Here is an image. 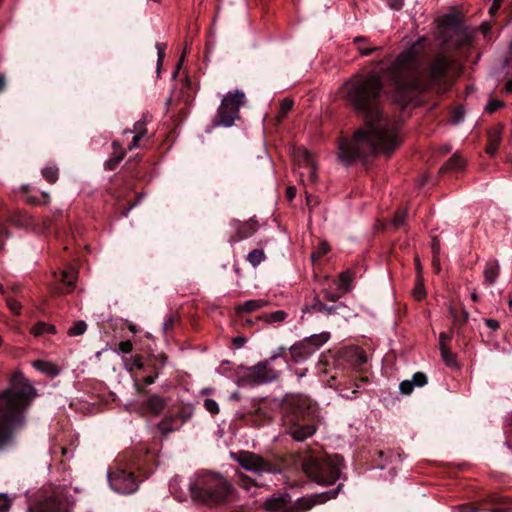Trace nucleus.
<instances>
[{
  "mask_svg": "<svg viewBox=\"0 0 512 512\" xmlns=\"http://www.w3.org/2000/svg\"><path fill=\"white\" fill-rule=\"evenodd\" d=\"M299 460L305 475L321 486H334L340 480L345 467L341 455H329L320 447L304 451Z\"/></svg>",
  "mask_w": 512,
  "mask_h": 512,
  "instance_id": "0eeeda50",
  "label": "nucleus"
},
{
  "mask_svg": "<svg viewBox=\"0 0 512 512\" xmlns=\"http://www.w3.org/2000/svg\"><path fill=\"white\" fill-rule=\"evenodd\" d=\"M265 259V253L262 249H254L249 252L247 260L256 267Z\"/></svg>",
  "mask_w": 512,
  "mask_h": 512,
  "instance_id": "a19ab883",
  "label": "nucleus"
},
{
  "mask_svg": "<svg viewBox=\"0 0 512 512\" xmlns=\"http://www.w3.org/2000/svg\"><path fill=\"white\" fill-rule=\"evenodd\" d=\"M484 512H512V498L492 495L490 503L482 509Z\"/></svg>",
  "mask_w": 512,
  "mask_h": 512,
  "instance_id": "4be33fe9",
  "label": "nucleus"
},
{
  "mask_svg": "<svg viewBox=\"0 0 512 512\" xmlns=\"http://www.w3.org/2000/svg\"><path fill=\"white\" fill-rule=\"evenodd\" d=\"M414 387H424L428 383V377L423 372H416L411 379Z\"/></svg>",
  "mask_w": 512,
  "mask_h": 512,
  "instance_id": "c03bdc74",
  "label": "nucleus"
},
{
  "mask_svg": "<svg viewBox=\"0 0 512 512\" xmlns=\"http://www.w3.org/2000/svg\"><path fill=\"white\" fill-rule=\"evenodd\" d=\"M281 425L286 434L302 442L312 437L320 421L318 406L302 395L286 396L280 406Z\"/></svg>",
  "mask_w": 512,
  "mask_h": 512,
  "instance_id": "20e7f679",
  "label": "nucleus"
},
{
  "mask_svg": "<svg viewBox=\"0 0 512 512\" xmlns=\"http://www.w3.org/2000/svg\"><path fill=\"white\" fill-rule=\"evenodd\" d=\"M406 217H407L406 211H403V210L397 211L393 218L394 227L395 228L401 227L404 224Z\"/></svg>",
  "mask_w": 512,
  "mask_h": 512,
  "instance_id": "864d4df0",
  "label": "nucleus"
},
{
  "mask_svg": "<svg viewBox=\"0 0 512 512\" xmlns=\"http://www.w3.org/2000/svg\"><path fill=\"white\" fill-rule=\"evenodd\" d=\"M70 510L71 502L69 497L60 490L44 493L28 508L29 512H70Z\"/></svg>",
  "mask_w": 512,
  "mask_h": 512,
  "instance_id": "f8f14e48",
  "label": "nucleus"
},
{
  "mask_svg": "<svg viewBox=\"0 0 512 512\" xmlns=\"http://www.w3.org/2000/svg\"><path fill=\"white\" fill-rule=\"evenodd\" d=\"M31 332L36 337L45 334H56V327L54 325L39 321L32 327Z\"/></svg>",
  "mask_w": 512,
  "mask_h": 512,
  "instance_id": "473e14b6",
  "label": "nucleus"
},
{
  "mask_svg": "<svg viewBox=\"0 0 512 512\" xmlns=\"http://www.w3.org/2000/svg\"><path fill=\"white\" fill-rule=\"evenodd\" d=\"M77 277H78V273L73 268L64 269V270L60 271V274L58 277V280L60 283L55 288L56 293L61 294V295L71 293L76 286Z\"/></svg>",
  "mask_w": 512,
  "mask_h": 512,
  "instance_id": "aec40b11",
  "label": "nucleus"
},
{
  "mask_svg": "<svg viewBox=\"0 0 512 512\" xmlns=\"http://www.w3.org/2000/svg\"><path fill=\"white\" fill-rule=\"evenodd\" d=\"M193 408L190 405H180L169 410L164 418L157 424L162 435H167L180 429L192 416Z\"/></svg>",
  "mask_w": 512,
  "mask_h": 512,
  "instance_id": "4468645a",
  "label": "nucleus"
},
{
  "mask_svg": "<svg viewBox=\"0 0 512 512\" xmlns=\"http://www.w3.org/2000/svg\"><path fill=\"white\" fill-rule=\"evenodd\" d=\"M148 168L146 163H142L141 156L137 154L135 157H131L126 161L123 172L132 179L145 181L148 175Z\"/></svg>",
  "mask_w": 512,
  "mask_h": 512,
  "instance_id": "f3484780",
  "label": "nucleus"
},
{
  "mask_svg": "<svg viewBox=\"0 0 512 512\" xmlns=\"http://www.w3.org/2000/svg\"><path fill=\"white\" fill-rule=\"evenodd\" d=\"M167 48V45L165 43H156V49H157V70H160V67L164 61L165 58V50Z\"/></svg>",
  "mask_w": 512,
  "mask_h": 512,
  "instance_id": "09e8293b",
  "label": "nucleus"
},
{
  "mask_svg": "<svg viewBox=\"0 0 512 512\" xmlns=\"http://www.w3.org/2000/svg\"><path fill=\"white\" fill-rule=\"evenodd\" d=\"M293 105H294L293 100H291L289 98H284L280 102L279 112H278V116H277L279 121H282L288 115V113L293 108Z\"/></svg>",
  "mask_w": 512,
  "mask_h": 512,
  "instance_id": "ea45409f",
  "label": "nucleus"
},
{
  "mask_svg": "<svg viewBox=\"0 0 512 512\" xmlns=\"http://www.w3.org/2000/svg\"><path fill=\"white\" fill-rule=\"evenodd\" d=\"M340 306L341 305H327L318 296H316L313 299V303L311 305V309L313 311H318V312L324 313L326 315H330V314L336 313L337 309Z\"/></svg>",
  "mask_w": 512,
  "mask_h": 512,
  "instance_id": "7c9ffc66",
  "label": "nucleus"
},
{
  "mask_svg": "<svg viewBox=\"0 0 512 512\" xmlns=\"http://www.w3.org/2000/svg\"><path fill=\"white\" fill-rule=\"evenodd\" d=\"M166 361L167 356L165 354L152 355L148 359H144L140 355L134 357V366L143 373L142 382L144 385H151L155 382Z\"/></svg>",
  "mask_w": 512,
  "mask_h": 512,
  "instance_id": "2eb2a0df",
  "label": "nucleus"
},
{
  "mask_svg": "<svg viewBox=\"0 0 512 512\" xmlns=\"http://www.w3.org/2000/svg\"><path fill=\"white\" fill-rule=\"evenodd\" d=\"M267 304L268 302L264 299L248 300L235 308L236 314L241 317L243 313H252L265 307Z\"/></svg>",
  "mask_w": 512,
  "mask_h": 512,
  "instance_id": "a878e982",
  "label": "nucleus"
},
{
  "mask_svg": "<svg viewBox=\"0 0 512 512\" xmlns=\"http://www.w3.org/2000/svg\"><path fill=\"white\" fill-rule=\"evenodd\" d=\"M504 433L506 438L505 444L512 451V416L508 420Z\"/></svg>",
  "mask_w": 512,
  "mask_h": 512,
  "instance_id": "3c124183",
  "label": "nucleus"
},
{
  "mask_svg": "<svg viewBox=\"0 0 512 512\" xmlns=\"http://www.w3.org/2000/svg\"><path fill=\"white\" fill-rule=\"evenodd\" d=\"M155 466V455L148 449L127 451L119 455L108 470V483L118 493L132 494L138 490L139 483L153 473Z\"/></svg>",
  "mask_w": 512,
  "mask_h": 512,
  "instance_id": "7ed1b4c3",
  "label": "nucleus"
},
{
  "mask_svg": "<svg viewBox=\"0 0 512 512\" xmlns=\"http://www.w3.org/2000/svg\"><path fill=\"white\" fill-rule=\"evenodd\" d=\"M267 360L260 361L254 366L242 368L244 371L238 375L239 385H262L278 379L279 371L274 369Z\"/></svg>",
  "mask_w": 512,
  "mask_h": 512,
  "instance_id": "9b49d317",
  "label": "nucleus"
},
{
  "mask_svg": "<svg viewBox=\"0 0 512 512\" xmlns=\"http://www.w3.org/2000/svg\"><path fill=\"white\" fill-rule=\"evenodd\" d=\"M191 90H192V82L188 77H186L182 84V94H183V98L186 103H189L192 101L191 96L188 94V92Z\"/></svg>",
  "mask_w": 512,
  "mask_h": 512,
  "instance_id": "8fccbe9b",
  "label": "nucleus"
},
{
  "mask_svg": "<svg viewBox=\"0 0 512 512\" xmlns=\"http://www.w3.org/2000/svg\"><path fill=\"white\" fill-rule=\"evenodd\" d=\"M451 339H452V333H445V332L440 333V335H439L440 346L441 345L448 346V343L451 341Z\"/></svg>",
  "mask_w": 512,
  "mask_h": 512,
  "instance_id": "69168bd1",
  "label": "nucleus"
},
{
  "mask_svg": "<svg viewBox=\"0 0 512 512\" xmlns=\"http://www.w3.org/2000/svg\"><path fill=\"white\" fill-rule=\"evenodd\" d=\"M7 306L11 311L18 314L21 309V304L13 298H6Z\"/></svg>",
  "mask_w": 512,
  "mask_h": 512,
  "instance_id": "052dcab7",
  "label": "nucleus"
},
{
  "mask_svg": "<svg viewBox=\"0 0 512 512\" xmlns=\"http://www.w3.org/2000/svg\"><path fill=\"white\" fill-rule=\"evenodd\" d=\"M231 225L235 227V233L231 235L229 239L231 243L251 237L258 229V223L253 219H250L247 222L233 220Z\"/></svg>",
  "mask_w": 512,
  "mask_h": 512,
  "instance_id": "6ab92c4d",
  "label": "nucleus"
},
{
  "mask_svg": "<svg viewBox=\"0 0 512 512\" xmlns=\"http://www.w3.org/2000/svg\"><path fill=\"white\" fill-rule=\"evenodd\" d=\"M453 66V60L445 53L437 54L428 67L424 70V74L428 84H440L448 75L449 70Z\"/></svg>",
  "mask_w": 512,
  "mask_h": 512,
  "instance_id": "dca6fc26",
  "label": "nucleus"
},
{
  "mask_svg": "<svg viewBox=\"0 0 512 512\" xmlns=\"http://www.w3.org/2000/svg\"><path fill=\"white\" fill-rule=\"evenodd\" d=\"M231 458L236 461L243 469L251 472L255 477H251L242 472H236V484L246 491L252 488L266 487L260 479L264 474H280L283 472L286 461L281 456L264 457L251 451H238L231 453Z\"/></svg>",
  "mask_w": 512,
  "mask_h": 512,
  "instance_id": "423d86ee",
  "label": "nucleus"
},
{
  "mask_svg": "<svg viewBox=\"0 0 512 512\" xmlns=\"http://www.w3.org/2000/svg\"><path fill=\"white\" fill-rule=\"evenodd\" d=\"M240 419L247 425L261 427L270 422L271 416L268 411L264 410L258 404H253L252 409L247 413L241 414Z\"/></svg>",
  "mask_w": 512,
  "mask_h": 512,
  "instance_id": "a211bd4d",
  "label": "nucleus"
},
{
  "mask_svg": "<svg viewBox=\"0 0 512 512\" xmlns=\"http://www.w3.org/2000/svg\"><path fill=\"white\" fill-rule=\"evenodd\" d=\"M278 358L283 359L286 364H289L290 362H292L291 358H290L289 348H287L285 346L278 347L277 350L275 352H273L269 358H267V360L272 364Z\"/></svg>",
  "mask_w": 512,
  "mask_h": 512,
  "instance_id": "c9c22d12",
  "label": "nucleus"
},
{
  "mask_svg": "<svg viewBox=\"0 0 512 512\" xmlns=\"http://www.w3.org/2000/svg\"><path fill=\"white\" fill-rule=\"evenodd\" d=\"M288 314L283 310H278L272 313H263L256 317V320H261L267 324L281 323L284 322Z\"/></svg>",
  "mask_w": 512,
  "mask_h": 512,
  "instance_id": "c756f323",
  "label": "nucleus"
},
{
  "mask_svg": "<svg viewBox=\"0 0 512 512\" xmlns=\"http://www.w3.org/2000/svg\"><path fill=\"white\" fill-rule=\"evenodd\" d=\"M322 293H323V298L325 300H327V301H330V302H336L344 294L343 292L342 293L333 292V291H329V290H326V289L323 290Z\"/></svg>",
  "mask_w": 512,
  "mask_h": 512,
  "instance_id": "4d7b16f0",
  "label": "nucleus"
},
{
  "mask_svg": "<svg viewBox=\"0 0 512 512\" xmlns=\"http://www.w3.org/2000/svg\"><path fill=\"white\" fill-rule=\"evenodd\" d=\"M58 168L55 165H49L42 169V176L51 184L58 180Z\"/></svg>",
  "mask_w": 512,
  "mask_h": 512,
  "instance_id": "58836bf2",
  "label": "nucleus"
},
{
  "mask_svg": "<svg viewBox=\"0 0 512 512\" xmlns=\"http://www.w3.org/2000/svg\"><path fill=\"white\" fill-rule=\"evenodd\" d=\"M399 389L403 395H410L414 390V386L411 380H404L400 383Z\"/></svg>",
  "mask_w": 512,
  "mask_h": 512,
  "instance_id": "6e6d98bb",
  "label": "nucleus"
},
{
  "mask_svg": "<svg viewBox=\"0 0 512 512\" xmlns=\"http://www.w3.org/2000/svg\"><path fill=\"white\" fill-rule=\"evenodd\" d=\"M9 236V232L7 228L3 225H0V250L3 248L4 239Z\"/></svg>",
  "mask_w": 512,
  "mask_h": 512,
  "instance_id": "338daca9",
  "label": "nucleus"
},
{
  "mask_svg": "<svg viewBox=\"0 0 512 512\" xmlns=\"http://www.w3.org/2000/svg\"><path fill=\"white\" fill-rule=\"evenodd\" d=\"M245 94L235 90L229 92L223 99L213 119L214 126L230 127L239 116V109L244 104Z\"/></svg>",
  "mask_w": 512,
  "mask_h": 512,
  "instance_id": "9d476101",
  "label": "nucleus"
},
{
  "mask_svg": "<svg viewBox=\"0 0 512 512\" xmlns=\"http://www.w3.org/2000/svg\"><path fill=\"white\" fill-rule=\"evenodd\" d=\"M502 2L503 0H493L490 8H489V14L491 17H494L496 16L497 12L499 11L501 5H502Z\"/></svg>",
  "mask_w": 512,
  "mask_h": 512,
  "instance_id": "e2e57ef3",
  "label": "nucleus"
},
{
  "mask_svg": "<svg viewBox=\"0 0 512 512\" xmlns=\"http://www.w3.org/2000/svg\"><path fill=\"white\" fill-rule=\"evenodd\" d=\"M63 216L62 211L58 210L54 212L53 216H48L43 219V227L47 231H51L52 229H59L60 221Z\"/></svg>",
  "mask_w": 512,
  "mask_h": 512,
  "instance_id": "72a5a7b5",
  "label": "nucleus"
},
{
  "mask_svg": "<svg viewBox=\"0 0 512 512\" xmlns=\"http://www.w3.org/2000/svg\"><path fill=\"white\" fill-rule=\"evenodd\" d=\"M41 198H42V200H40V198L35 197V196H28L27 202L31 205H45L49 202L50 196L48 193L42 192Z\"/></svg>",
  "mask_w": 512,
  "mask_h": 512,
  "instance_id": "49530a36",
  "label": "nucleus"
},
{
  "mask_svg": "<svg viewBox=\"0 0 512 512\" xmlns=\"http://www.w3.org/2000/svg\"><path fill=\"white\" fill-rule=\"evenodd\" d=\"M303 158H304L305 163L308 166L311 167V171H310L311 177H314V175H315V168L313 167V157H312V154L309 151L304 150L303 151Z\"/></svg>",
  "mask_w": 512,
  "mask_h": 512,
  "instance_id": "13d9d810",
  "label": "nucleus"
},
{
  "mask_svg": "<svg viewBox=\"0 0 512 512\" xmlns=\"http://www.w3.org/2000/svg\"><path fill=\"white\" fill-rule=\"evenodd\" d=\"M450 315L453 319V330L458 337L465 338L466 330L465 325L469 319V313L465 309L458 310L451 307L449 309Z\"/></svg>",
  "mask_w": 512,
  "mask_h": 512,
  "instance_id": "412c9836",
  "label": "nucleus"
},
{
  "mask_svg": "<svg viewBox=\"0 0 512 512\" xmlns=\"http://www.w3.org/2000/svg\"><path fill=\"white\" fill-rule=\"evenodd\" d=\"M112 147L114 149L113 155L104 163V168L109 171H114L119 163L124 159L125 157V151L121 150L118 152V149L121 148V145L118 141L112 142Z\"/></svg>",
  "mask_w": 512,
  "mask_h": 512,
  "instance_id": "bb28decb",
  "label": "nucleus"
},
{
  "mask_svg": "<svg viewBox=\"0 0 512 512\" xmlns=\"http://www.w3.org/2000/svg\"><path fill=\"white\" fill-rule=\"evenodd\" d=\"M191 498L208 507H219L236 498L234 485L217 472L201 470L189 483Z\"/></svg>",
  "mask_w": 512,
  "mask_h": 512,
  "instance_id": "39448f33",
  "label": "nucleus"
},
{
  "mask_svg": "<svg viewBox=\"0 0 512 512\" xmlns=\"http://www.w3.org/2000/svg\"><path fill=\"white\" fill-rule=\"evenodd\" d=\"M132 349H133V346H132L131 341H129V340L121 341L118 345V351H120L124 354L130 353L132 351Z\"/></svg>",
  "mask_w": 512,
  "mask_h": 512,
  "instance_id": "680f3d73",
  "label": "nucleus"
},
{
  "mask_svg": "<svg viewBox=\"0 0 512 512\" xmlns=\"http://www.w3.org/2000/svg\"><path fill=\"white\" fill-rule=\"evenodd\" d=\"M353 279V273L350 271L342 272L337 280V286L343 293L348 292L351 289V282Z\"/></svg>",
  "mask_w": 512,
  "mask_h": 512,
  "instance_id": "f704fd0d",
  "label": "nucleus"
},
{
  "mask_svg": "<svg viewBox=\"0 0 512 512\" xmlns=\"http://www.w3.org/2000/svg\"><path fill=\"white\" fill-rule=\"evenodd\" d=\"M466 167V160L458 153H454L440 168V173L461 172Z\"/></svg>",
  "mask_w": 512,
  "mask_h": 512,
  "instance_id": "393cba45",
  "label": "nucleus"
},
{
  "mask_svg": "<svg viewBox=\"0 0 512 512\" xmlns=\"http://www.w3.org/2000/svg\"><path fill=\"white\" fill-rule=\"evenodd\" d=\"M343 488L344 484L339 482L327 491L302 496L294 502L289 493L277 492L266 498L261 504V508L267 512H307L317 505L336 499Z\"/></svg>",
  "mask_w": 512,
  "mask_h": 512,
  "instance_id": "6e6552de",
  "label": "nucleus"
},
{
  "mask_svg": "<svg viewBox=\"0 0 512 512\" xmlns=\"http://www.w3.org/2000/svg\"><path fill=\"white\" fill-rule=\"evenodd\" d=\"M178 321V317L175 314H170L167 316L163 323V330L165 334H168L173 330L175 323Z\"/></svg>",
  "mask_w": 512,
  "mask_h": 512,
  "instance_id": "de8ad7c7",
  "label": "nucleus"
},
{
  "mask_svg": "<svg viewBox=\"0 0 512 512\" xmlns=\"http://www.w3.org/2000/svg\"><path fill=\"white\" fill-rule=\"evenodd\" d=\"M420 57L412 47L400 53L380 73L370 72L349 85L347 100L363 121L351 139L339 140V158L345 165L365 162L374 154L390 156L398 147L397 126L384 111L385 99L405 108L420 84Z\"/></svg>",
  "mask_w": 512,
  "mask_h": 512,
  "instance_id": "f257e3e1",
  "label": "nucleus"
},
{
  "mask_svg": "<svg viewBox=\"0 0 512 512\" xmlns=\"http://www.w3.org/2000/svg\"><path fill=\"white\" fill-rule=\"evenodd\" d=\"M12 499L6 494L0 493V512H8L11 508Z\"/></svg>",
  "mask_w": 512,
  "mask_h": 512,
  "instance_id": "5fc2aeb1",
  "label": "nucleus"
},
{
  "mask_svg": "<svg viewBox=\"0 0 512 512\" xmlns=\"http://www.w3.org/2000/svg\"><path fill=\"white\" fill-rule=\"evenodd\" d=\"M166 406L165 399L157 394H150L142 402V409L152 415H159Z\"/></svg>",
  "mask_w": 512,
  "mask_h": 512,
  "instance_id": "b1692460",
  "label": "nucleus"
},
{
  "mask_svg": "<svg viewBox=\"0 0 512 512\" xmlns=\"http://www.w3.org/2000/svg\"><path fill=\"white\" fill-rule=\"evenodd\" d=\"M504 102L502 100H499V99H490L488 104L486 105L485 107V111L487 113H494L496 112L497 110H499L500 108L504 107Z\"/></svg>",
  "mask_w": 512,
  "mask_h": 512,
  "instance_id": "a18cd8bd",
  "label": "nucleus"
},
{
  "mask_svg": "<svg viewBox=\"0 0 512 512\" xmlns=\"http://www.w3.org/2000/svg\"><path fill=\"white\" fill-rule=\"evenodd\" d=\"M503 130L504 126L502 124H498L488 130L486 153L490 156H494L497 153L502 140Z\"/></svg>",
  "mask_w": 512,
  "mask_h": 512,
  "instance_id": "5701e85b",
  "label": "nucleus"
},
{
  "mask_svg": "<svg viewBox=\"0 0 512 512\" xmlns=\"http://www.w3.org/2000/svg\"><path fill=\"white\" fill-rule=\"evenodd\" d=\"M147 133V129H143V131H139L138 134H136L133 137V140L131 144L129 145L128 149L132 150L133 148L139 147V141L143 138V136Z\"/></svg>",
  "mask_w": 512,
  "mask_h": 512,
  "instance_id": "bf43d9fd",
  "label": "nucleus"
},
{
  "mask_svg": "<svg viewBox=\"0 0 512 512\" xmlns=\"http://www.w3.org/2000/svg\"><path fill=\"white\" fill-rule=\"evenodd\" d=\"M87 330V324L83 320L76 321L68 330L69 336H80Z\"/></svg>",
  "mask_w": 512,
  "mask_h": 512,
  "instance_id": "79ce46f5",
  "label": "nucleus"
},
{
  "mask_svg": "<svg viewBox=\"0 0 512 512\" xmlns=\"http://www.w3.org/2000/svg\"><path fill=\"white\" fill-rule=\"evenodd\" d=\"M413 296L415 300L421 301L426 296L423 280L420 276L417 277L415 287L413 289Z\"/></svg>",
  "mask_w": 512,
  "mask_h": 512,
  "instance_id": "37998d69",
  "label": "nucleus"
},
{
  "mask_svg": "<svg viewBox=\"0 0 512 512\" xmlns=\"http://www.w3.org/2000/svg\"><path fill=\"white\" fill-rule=\"evenodd\" d=\"M367 362V355L358 348H343L337 352L322 353L319 370L330 375V380L343 378L351 368H360Z\"/></svg>",
  "mask_w": 512,
  "mask_h": 512,
  "instance_id": "1a4fd4ad",
  "label": "nucleus"
},
{
  "mask_svg": "<svg viewBox=\"0 0 512 512\" xmlns=\"http://www.w3.org/2000/svg\"><path fill=\"white\" fill-rule=\"evenodd\" d=\"M387 5L395 11H400L404 6V0H387Z\"/></svg>",
  "mask_w": 512,
  "mask_h": 512,
  "instance_id": "0e129e2a",
  "label": "nucleus"
},
{
  "mask_svg": "<svg viewBox=\"0 0 512 512\" xmlns=\"http://www.w3.org/2000/svg\"><path fill=\"white\" fill-rule=\"evenodd\" d=\"M204 407L205 409L210 412L212 415H215V414H218L219 413V406H218V403L213 400V399H210V398H206L204 400Z\"/></svg>",
  "mask_w": 512,
  "mask_h": 512,
  "instance_id": "603ef678",
  "label": "nucleus"
},
{
  "mask_svg": "<svg viewBox=\"0 0 512 512\" xmlns=\"http://www.w3.org/2000/svg\"><path fill=\"white\" fill-rule=\"evenodd\" d=\"M33 367L36 370H38L48 376H51V377L57 376L60 372L57 365H55L51 362L45 361V360H35L33 362Z\"/></svg>",
  "mask_w": 512,
  "mask_h": 512,
  "instance_id": "c85d7f7f",
  "label": "nucleus"
},
{
  "mask_svg": "<svg viewBox=\"0 0 512 512\" xmlns=\"http://www.w3.org/2000/svg\"><path fill=\"white\" fill-rule=\"evenodd\" d=\"M353 42L358 45L357 48L360 52V54L362 56H370L372 53L376 52V51H380L382 50V47H372V48H366V49H363V47L361 46L362 43H367L368 42V38L364 37V36H357L354 38Z\"/></svg>",
  "mask_w": 512,
  "mask_h": 512,
  "instance_id": "e433bc0d",
  "label": "nucleus"
},
{
  "mask_svg": "<svg viewBox=\"0 0 512 512\" xmlns=\"http://www.w3.org/2000/svg\"><path fill=\"white\" fill-rule=\"evenodd\" d=\"M499 275V264L496 260L490 261L486 264L484 270L485 281L488 284H493L496 281V278Z\"/></svg>",
  "mask_w": 512,
  "mask_h": 512,
  "instance_id": "2f4dec72",
  "label": "nucleus"
},
{
  "mask_svg": "<svg viewBox=\"0 0 512 512\" xmlns=\"http://www.w3.org/2000/svg\"><path fill=\"white\" fill-rule=\"evenodd\" d=\"M37 390L21 371H15L9 387L0 393V453L16 444V435L27 424V412Z\"/></svg>",
  "mask_w": 512,
  "mask_h": 512,
  "instance_id": "f03ea898",
  "label": "nucleus"
},
{
  "mask_svg": "<svg viewBox=\"0 0 512 512\" xmlns=\"http://www.w3.org/2000/svg\"><path fill=\"white\" fill-rule=\"evenodd\" d=\"M11 221L14 225L24 229H30L36 225L33 217H31L27 213L22 212L14 214L11 217Z\"/></svg>",
  "mask_w": 512,
  "mask_h": 512,
  "instance_id": "cd10ccee",
  "label": "nucleus"
},
{
  "mask_svg": "<svg viewBox=\"0 0 512 512\" xmlns=\"http://www.w3.org/2000/svg\"><path fill=\"white\" fill-rule=\"evenodd\" d=\"M247 342V339L244 336H238L233 339V344L237 348H241Z\"/></svg>",
  "mask_w": 512,
  "mask_h": 512,
  "instance_id": "774afa93",
  "label": "nucleus"
},
{
  "mask_svg": "<svg viewBox=\"0 0 512 512\" xmlns=\"http://www.w3.org/2000/svg\"><path fill=\"white\" fill-rule=\"evenodd\" d=\"M440 352L442 360L448 367H454L457 365L456 354H454L448 346L441 345Z\"/></svg>",
  "mask_w": 512,
  "mask_h": 512,
  "instance_id": "4c0bfd02",
  "label": "nucleus"
},
{
  "mask_svg": "<svg viewBox=\"0 0 512 512\" xmlns=\"http://www.w3.org/2000/svg\"><path fill=\"white\" fill-rule=\"evenodd\" d=\"M330 337L328 332L314 334L293 344L290 350V358L293 363H300L308 359L316 352Z\"/></svg>",
  "mask_w": 512,
  "mask_h": 512,
  "instance_id": "ddd939ff",
  "label": "nucleus"
}]
</instances>
